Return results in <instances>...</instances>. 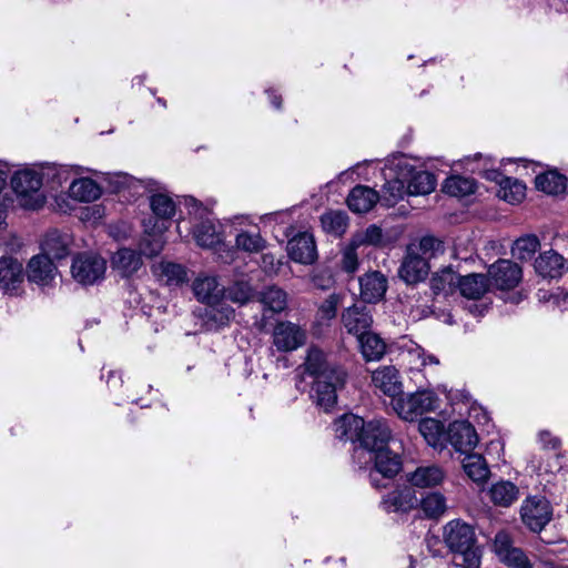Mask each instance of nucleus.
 Masks as SVG:
<instances>
[{
  "label": "nucleus",
  "instance_id": "19",
  "mask_svg": "<svg viewBox=\"0 0 568 568\" xmlns=\"http://www.w3.org/2000/svg\"><path fill=\"white\" fill-rule=\"evenodd\" d=\"M418 505V498L410 487H398L382 499L383 508L388 513H408Z\"/></svg>",
  "mask_w": 568,
  "mask_h": 568
},
{
  "label": "nucleus",
  "instance_id": "55",
  "mask_svg": "<svg viewBox=\"0 0 568 568\" xmlns=\"http://www.w3.org/2000/svg\"><path fill=\"white\" fill-rule=\"evenodd\" d=\"M539 440L546 448L557 449L560 446V440L557 437L552 436L551 433L547 430H542L539 433Z\"/></svg>",
  "mask_w": 568,
  "mask_h": 568
},
{
  "label": "nucleus",
  "instance_id": "50",
  "mask_svg": "<svg viewBox=\"0 0 568 568\" xmlns=\"http://www.w3.org/2000/svg\"><path fill=\"white\" fill-rule=\"evenodd\" d=\"M195 240L200 246L210 248L220 242V236L215 232L214 225L202 223L195 231Z\"/></svg>",
  "mask_w": 568,
  "mask_h": 568
},
{
  "label": "nucleus",
  "instance_id": "49",
  "mask_svg": "<svg viewBox=\"0 0 568 568\" xmlns=\"http://www.w3.org/2000/svg\"><path fill=\"white\" fill-rule=\"evenodd\" d=\"M418 429L429 445L435 446L443 433V425L434 418H423L419 422Z\"/></svg>",
  "mask_w": 568,
  "mask_h": 568
},
{
  "label": "nucleus",
  "instance_id": "14",
  "mask_svg": "<svg viewBox=\"0 0 568 568\" xmlns=\"http://www.w3.org/2000/svg\"><path fill=\"white\" fill-rule=\"evenodd\" d=\"M448 440L453 448L465 455L474 450L478 444V435L475 427L466 420L452 423L447 432Z\"/></svg>",
  "mask_w": 568,
  "mask_h": 568
},
{
  "label": "nucleus",
  "instance_id": "59",
  "mask_svg": "<svg viewBox=\"0 0 568 568\" xmlns=\"http://www.w3.org/2000/svg\"><path fill=\"white\" fill-rule=\"evenodd\" d=\"M262 260H263V264H264V265H267V264H271V265H272V264H273V261H274V257H273V255H272V254H264V255H263V257H262Z\"/></svg>",
  "mask_w": 568,
  "mask_h": 568
},
{
  "label": "nucleus",
  "instance_id": "54",
  "mask_svg": "<svg viewBox=\"0 0 568 568\" xmlns=\"http://www.w3.org/2000/svg\"><path fill=\"white\" fill-rule=\"evenodd\" d=\"M384 192L388 193L389 196L396 202L403 199L404 194H407L405 184L399 180L389 181L384 185Z\"/></svg>",
  "mask_w": 568,
  "mask_h": 568
},
{
  "label": "nucleus",
  "instance_id": "11",
  "mask_svg": "<svg viewBox=\"0 0 568 568\" xmlns=\"http://www.w3.org/2000/svg\"><path fill=\"white\" fill-rule=\"evenodd\" d=\"M523 277L521 267L509 260H498L488 268V281L498 290L509 291L515 288Z\"/></svg>",
  "mask_w": 568,
  "mask_h": 568
},
{
  "label": "nucleus",
  "instance_id": "43",
  "mask_svg": "<svg viewBox=\"0 0 568 568\" xmlns=\"http://www.w3.org/2000/svg\"><path fill=\"white\" fill-rule=\"evenodd\" d=\"M526 195V185L511 178H504L500 182L499 196L508 203L521 202Z\"/></svg>",
  "mask_w": 568,
  "mask_h": 568
},
{
  "label": "nucleus",
  "instance_id": "29",
  "mask_svg": "<svg viewBox=\"0 0 568 568\" xmlns=\"http://www.w3.org/2000/svg\"><path fill=\"white\" fill-rule=\"evenodd\" d=\"M460 462L465 474L473 481L481 484L488 479L490 470L483 455L470 452Z\"/></svg>",
  "mask_w": 568,
  "mask_h": 568
},
{
  "label": "nucleus",
  "instance_id": "1",
  "mask_svg": "<svg viewBox=\"0 0 568 568\" xmlns=\"http://www.w3.org/2000/svg\"><path fill=\"white\" fill-rule=\"evenodd\" d=\"M334 433L341 440L358 443L355 457H361L365 447H375L389 436V425L384 419L365 423L362 417L347 414L334 422Z\"/></svg>",
  "mask_w": 568,
  "mask_h": 568
},
{
  "label": "nucleus",
  "instance_id": "31",
  "mask_svg": "<svg viewBox=\"0 0 568 568\" xmlns=\"http://www.w3.org/2000/svg\"><path fill=\"white\" fill-rule=\"evenodd\" d=\"M489 281L483 274L459 277L457 287L460 294L470 300H479L488 290Z\"/></svg>",
  "mask_w": 568,
  "mask_h": 568
},
{
  "label": "nucleus",
  "instance_id": "47",
  "mask_svg": "<svg viewBox=\"0 0 568 568\" xmlns=\"http://www.w3.org/2000/svg\"><path fill=\"white\" fill-rule=\"evenodd\" d=\"M414 248L423 257H426L427 262H429L430 258L436 257L437 255L445 252L444 243L433 235L423 236L419 240L418 245Z\"/></svg>",
  "mask_w": 568,
  "mask_h": 568
},
{
  "label": "nucleus",
  "instance_id": "8",
  "mask_svg": "<svg viewBox=\"0 0 568 568\" xmlns=\"http://www.w3.org/2000/svg\"><path fill=\"white\" fill-rule=\"evenodd\" d=\"M523 523L534 532L541 531L551 520L552 508L544 496H529L520 507Z\"/></svg>",
  "mask_w": 568,
  "mask_h": 568
},
{
  "label": "nucleus",
  "instance_id": "53",
  "mask_svg": "<svg viewBox=\"0 0 568 568\" xmlns=\"http://www.w3.org/2000/svg\"><path fill=\"white\" fill-rule=\"evenodd\" d=\"M338 297L335 294L329 295L318 307V317L329 321L336 316Z\"/></svg>",
  "mask_w": 568,
  "mask_h": 568
},
{
  "label": "nucleus",
  "instance_id": "24",
  "mask_svg": "<svg viewBox=\"0 0 568 568\" xmlns=\"http://www.w3.org/2000/svg\"><path fill=\"white\" fill-rule=\"evenodd\" d=\"M71 237L69 234L61 233L57 230L47 233L41 248L42 255L48 256L49 260H62L70 253Z\"/></svg>",
  "mask_w": 568,
  "mask_h": 568
},
{
  "label": "nucleus",
  "instance_id": "62",
  "mask_svg": "<svg viewBox=\"0 0 568 568\" xmlns=\"http://www.w3.org/2000/svg\"><path fill=\"white\" fill-rule=\"evenodd\" d=\"M428 359L430 363L438 364V359L435 356H429Z\"/></svg>",
  "mask_w": 568,
  "mask_h": 568
},
{
  "label": "nucleus",
  "instance_id": "21",
  "mask_svg": "<svg viewBox=\"0 0 568 568\" xmlns=\"http://www.w3.org/2000/svg\"><path fill=\"white\" fill-rule=\"evenodd\" d=\"M143 265L141 252L132 248L122 247L111 257V266L119 272L122 277H130L135 274Z\"/></svg>",
  "mask_w": 568,
  "mask_h": 568
},
{
  "label": "nucleus",
  "instance_id": "60",
  "mask_svg": "<svg viewBox=\"0 0 568 568\" xmlns=\"http://www.w3.org/2000/svg\"><path fill=\"white\" fill-rule=\"evenodd\" d=\"M547 568H568V566L562 564H555L552 561H548L545 564Z\"/></svg>",
  "mask_w": 568,
  "mask_h": 568
},
{
  "label": "nucleus",
  "instance_id": "46",
  "mask_svg": "<svg viewBox=\"0 0 568 568\" xmlns=\"http://www.w3.org/2000/svg\"><path fill=\"white\" fill-rule=\"evenodd\" d=\"M354 244H357L359 247L363 245L369 246H383L384 245V234L383 230L372 224L367 226L364 231L357 232L352 236Z\"/></svg>",
  "mask_w": 568,
  "mask_h": 568
},
{
  "label": "nucleus",
  "instance_id": "33",
  "mask_svg": "<svg viewBox=\"0 0 568 568\" xmlns=\"http://www.w3.org/2000/svg\"><path fill=\"white\" fill-rule=\"evenodd\" d=\"M69 194L72 199L80 202H92L100 197L101 189L99 184L90 178H81L74 180L70 187Z\"/></svg>",
  "mask_w": 568,
  "mask_h": 568
},
{
  "label": "nucleus",
  "instance_id": "9",
  "mask_svg": "<svg viewBox=\"0 0 568 568\" xmlns=\"http://www.w3.org/2000/svg\"><path fill=\"white\" fill-rule=\"evenodd\" d=\"M105 270L104 258L95 254H80L71 266L73 278L83 285H92L102 280Z\"/></svg>",
  "mask_w": 568,
  "mask_h": 568
},
{
  "label": "nucleus",
  "instance_id": "16",
  "mask_svg": "<svg viewBox=\"0 0 568 568\" xmlns=\"http://www.w3.org/2000/svg\"><path fill=\"white\" fill-rule=\"evenodd\" d=\"M495 549L500 560L510 568H532L523 549L513 547L507 534L499 532L495 537Z\"/></svg>",
  "mask_w": 568,
  "mask_h": 568
},
{
  "label": "nucleus",
  "instance_id": "58",
  "mask_svg": "<svg viewBox=\"0 0 568 568\" xmlns=\"http://www.w3.org/2000/svg\"><path fill=\"white\" fill-rule=\"evenodd\" d=\"M7 183V173L2 170H0V191L3 189V186Z\"/></svg>",
  "mask_w": 568,
  "mask_h": 568
},
{
  "label": "nucleus",
  "instance_id": "39",
  "mask_svg": "<svg viewBox=\"0 0 568 568\" xmlns=\"http://www.w3.org/2000/svg\"><path fill=\"white\" fill-rule=\"evenodd\" d=\"M476 190V182L471 178L452 175L445 180L442 191L450 196L464 197L473 194Z\"/></svg>",
  "mask_w": 568,
  "mask_h": 568
},
{
  "label": "nucleus",
  "instance_id": "51",
  "mask_svg": "<svg viewBox=\"0 0 568 568\" xmlns=\"http://www.w3.org/2000/svg\"><path fill=\"white\" fill-rule=\"evenodd\" d=\"M359 246L354 244V241L351 239L349 243L342 251V268L347 273H354L358 267V257H357V248Z\"/></svg>",
  "mask_w": 568,
  "mask_h": 568
},
{
  "label": "nucleus",
  "instance_id": "6",
  "mask_svg": "<svg viewBox=\"0 0 568 568\" xmlns=\"http://www.w3.org/2000/svg\"><path fill=\"white\" fill-rule=\"evenodd\" d=\"M42 185L40 175L31 170L17 172L11 179V186L21 204L31 210H38L43 205V199L38 194Z\"/></svg>",
  "mask_w": 568,
  "mask_h": 568
},
{
  "label": "nucleus",
  "instance_id": "17",
  "mask_svg": "<svg viewBox=\"0 0 568 568\" xmlns=\"http://www.w3.org/2000/svg\"><path fill=\"white\" fill-rule=\"evenodd\" d=\"M150 207L154 214L152 220V230L158 227L159 232H165L169 229L171 219L175 215L176 205L174 201L163 193H156L150 197Z\"/></svg>",
  "mask_w": 568,
  "mask_h": 568
},
{
  "label": "nucleus",
  "instance_id": "22",
  "mask_svg": "<svg viewBox=\"0 0 568 568\" xmlns=\"http://www.w3.org/2000/svg\"><path fill=\"white\" fill-rule=\"evenodd\" d=\"M192 288L197 301L203 304L224 300L225 290L215 276H199L194 280Z\"/></svg>",
  "mask_w": 568,
  "mask_h": 568
},
{
  "label": "nucleus",
  "instance_id": "61",
  "mask_svg": "<svg viewBox=\"0 0 568 568\" xmlns=\"http://www.w3.org/2000/svg\"><path fill=\"white\" fill-rule=\"evenodd\" d=\"M449 568H464L463 565H460V560L459 559H453V565L449 567Z\"/></svg>",
  "mask_w": 568,
  "mask_h": 568
},
{
  "label": "nucleus",
  "instance_id": "7",
  "mask_svg": "<svg viewBox=\"0 0 568 568\" xmlns=\"http://www.w3.org/2000/svg\"><path fill=\"white\" fill-rule=\"evenodd\" d=\"M333 375L315 378L312 397L325 412L333 408L337 400L336 390L344 386L347 374L345 369H333Z\"/></svg>",
  "mask_w": 568,
  "mask_h": 568
},
{
  "label": "nucleus",
  "instance_id": "2",
  "mask_svg": "<svg viewBox=\"0 0 568 568\" xmlns=\"http://www.w3.org/2000/svg\"><path fill=\"white\" fill-rule=\"evenodd\" d=\"M444 542L460 560L464 568H480L481 549L473 526L463 520H450L444 526Z\"/></svg>",
  "mask_w": 568,
  "mask_h": 568
},
{
  "label": "nucleus",
  "instance_id": "45",
  "mask_svg": "<svg viewBox=\"0 0 568 568\" xmlns=\"http://www.w3.org/2000/svg\"><path fill=\"white\" fill-rule=\"evenodd\" d=\"M236 247L248 253H258L266 246V241L260 233L242 231L235 239Z\"/></svg>",
  "mask_w": 568,
  "mask_h": 568
},
{
  "label": "nucleus",
  "instance_id": "52",
  "mask_svg": "<svg viewBox=\"0 0 568 568\" xmlns=\"http://www.w3.org/2000/svg\"><path fill=\"white\" fill-rule=\"evenodd\" d=\"M226 296L234 303L245 304L252 296V290L247 283L237 282L227 290Z\"/></svg>",
  "mask_w": 568,
  "mask_h": 568
},
{
  "label": "nucleus",
  "instance_id": "38",
  "mask_svg": "<svg viewBox=\"0 0 568 568\" xmlns=\"http://www.w3.org/2000/svg\"><path fill=\"white\" fill-rule=\"evenodd\" d=\"M261 303L264 305L263 320L266 312L281 313L287 306V294L277 286H270L261 293Z\"/></svg>",
  "mask_w": 568,
  "mask_h": 568
},
{
  "label": "nucleus",
  "instance_id": "40",
  "mask_svg": "<svg viewBox=\"0 0 568 568\" xmlns=\"http://www.w3.org/2000/svg\"><path fill=\"white\" fill-rule=\"evenodd\" d=\"M436 187V178L428 171H417L409 179L406 191L408 195H426Z\"/></svg>",
  "mask_w": 568,
  "mask_h": 568
},
{
  "label": "nucleus",
  "instance_id": "13",
  "mask_svg": "<svg viewBox=\"0 0 568 568\" xmlns=\"http://www.w3.org/2000/svg\"><path fill=\"white\" fill-rule=\"evenodd\" d=\"M287 254L296 263L311 265L316 262L317 248L312 233L300 232L287 242Z\"/></svg>",
  "mask_w": 568,
  "mask_h": 568
},
{
  "label": "nucleus",
  "instance_id": "4",
  "mask_svg": "<svg viewBox=\"0 0 568 568\" xmlns=\"http://www.w3.org/2000/svg\"><path fill=\"white\" fill-rule=\"evenodd\" d=\"M193 314L204 332H219L234 320L235 311L225 300H222L196 307Z\"/></svg>",
  "mask_w": 568,
  "mask_h": 568
},
{
  "label": "nucleus",
  "instance_id": "20",
  "mask_svg": "<svg viewBox=\"0 0 568 568\" xmlns=\"http://www.w3.org/2000/svg\"><path fill=\"white\" fill-rule=\"evenodd\" d=\"M361 297L366 303L381 301L387 291V278L378 271L359 277Z\"/></svg>",
  "mask_w": 568,
  "mask_h": 568
},
{
  "label": "nucleus",
  "instance_id": "18",
  "mask_svg": "<svg viewBox=\"0 0 568 568\" xmlns=\"http://www.w3.org/2000/svg\"><path fill=\"white\" fill-rule=\"evenodd\" d=\"M566 258L554 250H548L535 260V271L544 278H559L567 271Z\"/></svg>",
  "mask_w": 568,
  "mask_h": 568
},
{
  "label": "nucleus",
  "instance_id": "25",
  "mask_svg": "<svg viewBox=\"0 0 568 568\" xmlns=\"http://www.w3.org/2000/svg\"><path fill=\"white\" fill-rule=\"evenodd\" d=\"M304 366L305 372L315 378L333 375V369H344L339 365L329 363L324 352L317 346L308 348Z\"/></svg>",
  "mask_w": 568,
  "mask_h": 568
},
{
  "label": "nucleus",
  "instance_id": "10",
  "mask_svg": "<svg viewBox=\"0 0 568 568\" xmlns=\"http://www.w3.org/2000/svg\"><path fill=\"white\" fill-rule=\"evenodd\" d=\"M430 271L429 262L423 257L414 246H408L398 268V276L407 285L424 282Z\"/></svg>",
  "mask_w": 568,
  "mask_h": 568
},
{
  "label": "nucleus",
  "instance_id": "41",
  "mask_svg": "<svg viewBox=\"0 0 568 568\" xmlns=\"http://www.w3.org/2000/svg\"><path fill=\"white\" fill-rule=\"evenodd\" d=\"M152 219L144 221V230L148 236L143 237L140 242L141 253L152 257L161 253L164 246V240L162 237L164 232H159L158 227L152 230Z\"/></svg>",
  "mask_w": 568,
  "mask_h": 568
},
{
  "label": "nucleus",
  "instance_id": "35",
  "mask_svg": "<svg viewBox=\"0 0 568 568\" xmlns=\"http://www.w3.org/2000/svg\"><path fill=\"white\" fill-rule=\"evenodd\" d=\"M491 501L496 506L509 507L519 497L518 487L509 480H499L489 489Z\"/></svg>",
  "mask_w": 568,
  "mask_h": 568
},
{
  "label": "nucleus",
  "instance_id": "57",
  "mask_svg": "<svg viewBox=\"0 0 568 568\" xmlns=\"http://www.w3.org/2000/svg\"><path fill=\"white\" fill-rule=\"evenodd\" d=\"M320 280H321V276H314V277H313V282H314V284H315V285H317V286H320L321 288H326V287H328L329 283H331V277H328V278L326 280L327 284H320V282H318Z\"/></svg>",
  "mask_w": 568,
  "mask_h": 568
},
{
  "label": "nucleus",
  "instance_id": "30",
  "mask_svg": "<svg viewBox=\"0 0 568 568\" xmlns=\"http://www.w3.org/2000/svg\"><path fill=\"white\" fill-rule=\"evenodd\" d=\"M535 185L537 190L546 194L558 195L566 191L567 178L557 170H549L535 178Z\"/></svg>",
  "mask_w": 568,
  "mask_h": 568
},
{
  "label": "nucleus",
  "instance_id": "36",
  "mask_svg": "<svg viewBox=\"0 0 568 568\" xmlns=\"http://www.w3.org/2000/svg\"><path fill=\"white\" fill-rule=\"evenodd\" d=\"M357 341L361 353L367 362L379 361L386 352L385 342L373 332L364 334Z\"/></svg>",
  "mask_w": 568,
  "mask_h": 568
},
{
  "label": "nucleus",
  "instance_id": "23",
  "mask_svg": "<svg viewBox=\"0 0 568 568\" xmlns=\"http://www.w3.org/2000/svg\"><path fill=\"white\" fill-rule=\"evenodd\" d=\"M372 382L376 388L393 399L402 394L398 371L394 366H383L373 372Z\"/></svg>",
  "mask_w": 568,
  "mask_h": 568
},
{
  "label": "nucleus",
  "instance_id": "32",
  "mask_svg": "<svg viewBox=\"0 0 568 568\" xmlns=\"http://www.w3.org/2000/svg\"><path fill=\"white\" fill-rule=\"evenodd\" d=\"M55 266L48 256H33L28 264V278L31 282L45 284L53 277Z\"/></svg>",
  "mask_w": 568,
  "mask_h": 568
},
{
  "label": "nucleus",
  "instance_id": "27",
  "mask_svg": "<svg viewBox=\"0 0 568 568\" xmlns=\"http://www.w3.org/2000/svg\"><path fill=\"white\" fill-rule=\"evenodd\" d=\"M23 280L22 264L13 257L0 258V288L13 291Z\"/></svg>",
  "mask_w": 568,
  "mask_h": 568
},
{
  "label": "nucleus",
  "instance_id": "56",
  "mask_svg": "<svg viewBox=\"0 0 568 568\" xmlns=\"http://www.w3.org/2000/svg\"><path fill=\"white\" fill-rule=\"evenodd\" d=\"M268 94H270L271 103L276 109H281V106H282V98L280 95L275 94V92H273V91H268Z\"/></svg>",
  "mask_w": 568,
  "mask_h": 568
},
{
  "label": "nucleus",
  "instance_id": "34",
  "mask_svg": "<svg viewBox=\"0 0 568 568\" xmlns=\"http://www.w3.org/2000/svg\"><path fill=\"white\" fill-rule=\"evenodd\" d=\"M458 280L459 276L450 266L444 267L432 275L430 290L434 295H448L457 287Z\"/></svg>",
  "mask_w": 568,
  "mask_h": 568
},
{
  "label": "nucleus",
  "instance_id": "15",
  "mask_svg": "<svg viewBox=\"0 0 568 568\" xmlns=\"http://www.w3.org/2000/svg\"><path fill=\"white\" fill-rule=\"evenodd\" d=\"M342 322L349 334L359 338L364 334L371 333L369 328L373 324L372 311L366 305L354 304L343 311Z\"/></svg>",
  "mask_w": 568,
  "mask_h": 568
},
{
  "label": "nucleus",
  "instance_id": "48",
  "mask_svg": "<svg viewBox=\"0 0 568 568\" xmlns=\"http://www.w3.org/2000/svg\"><path fill=\"white\" fill-rule=\"evenodd\" d=\"M161 274L166 280L168 285H181L187 280L185 267L181 264L166 262L161 264Z\"/></svg>",
  "mask_w": 568,
  "mask_h": 568
},
{
  "label": "nucleus",
  "instance_id": "5",
  "mask_svg": "<svg viewBox=\"0 0 568 568\" xmlns=\"http://www.w3.org/2000/svg\"><path fill=\"white\" fill-rule=\"evenodd\" d=\"M393 407L400 418L412 422L425 413L435 410L437 397L433 392L418 390L406 397L393 399Z\"/></svg>",
  "mask_w": 568,
  "mask_h": 568
},
{
  "label": "nucleus",
  "instance_id": "37",
  "mask_svg": "<svg viewBox=\"0 0 568 568\" xmlns=\"http://www.w3.org/2000/svg\"><path fill=\"white\" fill-rule=\"evenodd\" d=\"M321 224L325 233L341 237L347 231L348 215L344 211H329L321 216Z\"/></svg>",
  "mask_w": 568,
  "mask_h": 568
},
{
  "label": "nucleus",
  "instance_id": "42",
  "mask_svg": "<svg viewBox=\"0 0 568 568\" xmlns=\"http://www.w3.org/2000/svg\"><path fill=\"white\" fill-rule=\"evenodd\" d=\"M418 504L420 505L425 517L429 519H437L442 517L447 509L446 498L439 491L426 494L418 500Z\"/></svg>",
  "mask_w": 568,
  "mask_h": 568
},
{
  "label": "nucleus",
  "instance_id": "44",
  "mask_svg": "<svg viewBox=\"0 0 568 568\" xmlns=\"http://www.w3.org/2000/svg\"><path fill=\"white\" fill-rule=\"evenodd\" d=\"M540 242L536 235H526L515 241L511 253L520 261H528L536 253Z\"/></svg>",
  "mask_w": 568,
  "mask_h": 568
},
{
  "label": "nucleus",
  "instance_id": "28",
  "mask_svg": "<svg viewBox=\"0 0 568 568\" xmlns=\"http://www.w3.org/2000/svg\"><path fill=\"white\" fill-rule=\"evenodd\" d=\"M379 196L368 186L356 185L347 196V205L355 213H366L377 203Z\"/></svg>",
  "mask_w": 568,
  "mask_h": 568
},
{
  "label": "nucleus",
  "instance_id": "26",
  "mask_svg": "<svg viewBox=\"0 0 568 568\" xmlns=\"http://www.w3.org/2000/svg\"><path fill=\"white\" fill-rule=\"evenodd\" d=\"M445 478V471L437 465L419 466L406 475L407 481L417 488L438 486Z\"/></svg>",
  "mask_w": 568,
  "mask_h": 568
},
{
  "label": "nucleus",
  "instance_id": "12",
  "mask_svg": "<svg viewBox=\"0 0 568 568\" xmlns=\"http://www.w3.org/2000/svg\"><path fill=\"white\" fill-rule=\"evenodd\" d=\"M305 342V329L292 322H278L273 329V344L278 352H292Z\"/></svg>",
  "mask_w": 568,
  "mask_h": 568
},
{
  "label": "nucleus",
  "instance_id": "3",
  "mask_svg": "<svg viewBox=\"0 0 568 568\" xmlns=\"http://www.w3.org/2000/svg\"><path fill=\"white\" fill-rule=\"evenodd\" d=\"M390 440L392 430L389 429V436L383 443H376L375 447H365L361 456L367 455L368 460L374 463L369 471V481L377 489L386 487V480L394 478L402 469L400 456L387 447Z\"/></svg>",
  "mask_w": 568,
  "mask_h": 568
}]
</instances>
